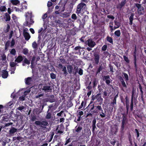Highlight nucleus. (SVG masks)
<instances>
[{
  "instance_id": "obj_1",
  "label": "nucleus",
  "mask_w": 146,
  "mask_h": 146,
  "mask_svg": "<svg viewBox=\"0 0 146 146\" xmlns=\"http://www.w3.org/2000/svg\"><path fill=\"white\" fill-rule=\"evenodd\" d=\"M25 25L30 27L31 25L33 24L34 22L32 19L33 16L32 15V12L31 11L27 12L25 13Z\"/></svg>"
},
{
  "instance_id": "obj_2",
  "label": "nucleus",
  "mask_w": 146,
  "mask_h": 146,
  "mask_svg": "<svg viewBox=\"0 0 146 146\" xmlns=\"http://www.w3.org/2000/svg\"><path fill=\"white\" fill-rule=\"evenodd\" d=\"M86 5L84 3H80L77 6L76 11L77 13L78 14L80 13L81 10L85 9H86Z\"/></svg>"
},
{
  "instance_id": "obj_3",
  "label": "nucleus",
  "mask_w": 146,
  "mask_h": 146,
  "mask_svg": "<svg viewBox=\"0 0 146 146\" xmlns=\"http://www.w3.org/2000/svg\"><path fill=\"white\" fill-rule=\"evenodd\" d=\"M28 31V29H25L23 30V35L25 40H28L31 37L29 34L27 32Z\"/></svg>"
},
{
  "instance_id": "obj_4",
  "label": "nucleus",
  "mask_w": 146,
  "mask_h": 146,
  "mask_svg": "<svg viewBox=\"0 0 146 146\" xmlns=\"http://www.w3.org/2000/svg\"><path fill=\"white\" fill-rule=\"evenodd\" d=\"M136 6L138 8V13L140 15L143 14L144 10L143 7L139 4H136Z\"/></svg>"
},
{
  "instance_id": "obj_5",
  "label": "nucleus",
  "mask_w": 146,
  "mask_h": 146,
  "mask_svg": "<svg viewBox=\"0 0 146 146\" xmlns=\"http://www.w3.org/2000/svg\"><path fill=\"white\" fill-rule=\"evenodd\" d=\"M93 100H97L98 102H102L103 101V99L102 98L101 95L100 94H98L95 96H93L92 98Z\"/></svg>"
},
{
  "instance_id": "obj_6",
  "label": "nucleus",
  "mask_w": 146,
  "mask_h": 146,
  "mask_svg": "<svg viewBox=\"0 0 146 146\" xmlns=\"http://www.w3.org/2000/svg\"><path fill=\"white\" fill-rule=\"evenodd\" d=\"M87 42L88 45L91 48L93 47L96 44L95 42L91 39H88Z\"/></svg>"
},
{
  "instance_id": "obj_7",
  "label": "nucleus",
  "mask_w": 146,
  "mask_h": 146,
  "mask_svg": "<svg viewBox=\"0 0 146 146\" xmlns=\"http://www.w3.org/2000/svg\"><path fill=\"white\" fill-rule=\"evenodd\" d=\"M2 72V77L3 78H7L8 75V73L7 71L5 70H3Z\"/></svg>"
},
{
  "instance_id": "obj_8",
  "label": "nucleus",
  "mask_w": 146,
  "mask_h": 146,
  "mask_svg": "<svg viewBox=\"0 0 146 146\" xmlns=\"http://www.w3.org/2000/svg\"><path fill=\"white\" fill-rule=\"evenodd\" d=\"M25 80L26 84H30L32 81V78L31 77H28L26 78Z\"/></svg>"
},
{
  "instance_id": "obj_9",
  "label": "nucleus",
  "mask_w": 146,
  "mask_h": 146,
  "mask_svg": "<svg viewBox=\"0 0 146 146\" xmlns=\"http://www.w3.org/2000/svg\"><path fill=\"white\" fill-rule=\"evenodd\" d=\"M23 60V57L21 56H19L15 59V61L18 63L21 62Z\"/></svg>"
},
{
  "instance_id": "obj_10",
  "label": "nucleus",
  "mask_w": 146,
  "mask_h": 146,
  "mask_svg": "<svg viewBox=\"0 0 146 146\" xmlns=\"http://www.w3.org/2000/svg\"><path fill=\"white\" fill-rule=\"evenodd\" d=\"M95 61L96 64H98L99 62V56L98 54H96L95 55Z\"/></svg>"
},
{
  "instance_id": "obj_11",
  "label": "nucleus",
  "mask_w": 146,
  "mask_h": 146,
  "mask_svg": "<svg viewBox=\"0 0 146 146\" xmlns=\"http://www.w3.org/2000/svg\"><path fill=\"white\" fill-rule=\"evenodd\" d=\"M115 26L114 27V29L119 28L120 26V23L119 22H117V21H114Z\"/></svg>"
},
{
  "instance_id": "obj_12",
  "label": "nucleus",
  "mask_w": 146,
  "mask_h": 146,
  "mask_svg": "<svg viewBox=\"0 0 146 146\" xmlns=\"http://www.w3.org/2000/svg\"><path fill=\"white\" fill-rule=\"evenodd\" d=\"M25 64H27L28 65L29 64H30V61L29 60H28L26 58H25L24 59L23 61V65L25 66Z\"/></svg>"
},
{
  "instance_id": "obj_13",
  "label": "nucleus",
  "mask_w": 146,
  "mask_h": 146,
  "mask_svg": "<svg viewBox=\"0 0 146 146\" xmlns=\"http://www.w3.org/2000/svg\"><path fill=\"white\" fill-rule=\"evenodd\" d=\"M11 2L14 5H16L19 4V2L18 0H11Z\"/></svg>"
},
{
  "instance_id": "obj_14",
  "label": "nucleus",
  "mask_w": 146,
  "mask_h": 146,
  "mask_svg": "<svg viewBox=\"0 0 146 146\" xmlns=\"http://www.w3.org/2000/svg\"><path fill=\"white\" fill-rule=\"evenodd\" d=\"M17 129L13 127L10 130V133H13L17 131Z\"/></svg>"
},
{
  "instance_id": "obj_15",
  "label": "nucleus",
  "mask_w": 146,
  "mask_h": 146,
  "mask_svg": "<svg viewBox=\"0 0 146 146\" xmlns=\"http://www.w3.org/2000/svg\"><path fill=\"white\" fill-rule=\"evenodd\" d=\"M10 52L11 54L15 55L16 54V51L15 49L13 48L10 50Z\"/></svg>"
},
{
  "instance_id": "obj_16",
  "label": "nucleus",
  "mask_w": 146,
  "mask_h": 146,
  "mask_svg": "<svg viewBox=\"0 0 146 146\" xmlns=\"http://www.w3.org/2000/svg\"><path fill=\"white\" fill-rule=\"evenodd\" d=\"M68 71L69 73H70L72 72V68L71 66H68L67 67Z\"/></svg>"
},
{
  "instance_id": "obj_17",
  "label": "nucleus",
  "mask_w": 146,
  "mask_h": 146,
  "mask_svg": "<svg viewBox=\"0 0 146 146\" xmlns=\"http://www.w3.org/2000/svg\"><path fill=\"white\" fill-rule=\"evenodd\" d=\"M82 129V128L80 126H76L75 127V131L76 132H79Z\"/></svg>"
},
{
  "instance_id": "obj_18",
  "label": "nucleus",
  "mask_w": 146,
  "mask_h": 146,
  "mask_svg": "<svg viewBox=\"0 0 146 146\" xmlns=\"http://www.w3.org/2000/svg\"><path fill=\"white\" fill-rule=\"evenodd\" d=\"M5 17L6 19H5L6 21H9L10 20V17L9 15L7 13H6L5 14Z\"/></svg>"
},
{
  "instance_id": "obj_19",
  "label": "nucleus",
  "mask_w": 146,
  "mask_h": 146,
  "mask_svg": "<svg viewBox=\"0 0 146 146\" xmlns=\"http://www.w3.org/2000/svg\"><path fill=\"white\" fill-rule=\"evenodd\" d=\"M7 9L6 7L4 6H2L0 7V10L2 11H5Z\"/></svg>"
},
{
  "instance_id": "obj_20",
  "label": "nucleus",
  "mask_w": 146,
  "mask_h": 146,
  "mask_svg": "<svg viewBox=\"0 0 146 146\" xmlns=\"http://www.w3.org/2000/svg\"><path fill=\"white\" fill-rule=\"evenodd\" d=\"M15 11H16L18 12H21L23 10L22 9H21L22 8H17L16 7H15Z\"/></svg>"
},
{
  "instance_id": "obj_21",
  "label": "nucleus",
  "mask_w": 146,
  "mask_h": 146,
  "mask_svg": "<svg viewBox=\"0 0 146 146\" xmlns=\"http://www.w3.org/2000/svg\"><path fill=\"white\" fill-rule=\"evenodd\" d=\"M115 35L117 36H119L120 35V32L119 30H118L115 31Z\"/></svg>"
},
{
  "instance_id": "obj_22",
  "label": "nucleus",
  "mask_w": 146,
  "mask_h": 146,
  "mask_svg": "<svg viewBox=\"0 0 146 146\" xmlns=\"http://www.w3.org/2000/svg\"><path fill=\"white\" fill-rule=\"evenodd\" d=\"M98 80L96 79H95L94 80L93 82V84L94 85V87H95L96 86L98 83Z\"/></svg>"
},
{
  "instance_id": "obj_23",
  "label": "nucleus",
  "mask_w": 146,
  "mask_h": 146,
  "mask_svg": "<svg viewBox=\"0 0 146 146\" xmlns=\"http://www.w3.org/2000/svg\"><path fill=\"white\" fill-rule=\"evenodd\" d=\"M50 87L48 86H44L43 87L42 89L45 90H50Z\"/></svg>"
},
{
  "instance_id": "obj_24",
  "label": "nucleus",
  "mask_w": 146,
  "mask_h": 146,
  "mask_svg": "<svg viewBox=\"0 0 146 146\" xmlns=\"http://www.w3.org/2000/svg\"><path fill=\"white\" fill-rule=\"evenodd\" d=\"M29 50L26 48L24 49L23 51V53L25 54H27Z\"/></svg>"
},
{
  "instance_id": "obj_25",
  "label": "nucleus",
  "mask_w": 146,
  "mask_h": 146,
  "mask_svg": "<svg viewBox=\"0 0 146 146\" xmlns=\"http://www.w3.org/2000/svg\"><path fill=\"white\" fill-rule=\"evenodd\" d=\"M48 124L47 122L46 121H41V125L46 126Z\"/></svg>"
},
{
  "instance_id": "obj_26",
  "label": "nucleus",
  "mask_w": 146,
  "mask_h": 146,
  "mask_svg": "<svg viewBox=\"0 0 146 146\" xmlns=\"http://www.w3.org/2000/svg\"><path fill=\"white\" fill-rule=\"evenodd\" d=\"M22 9H26L27 8V5H26L25 3H23L22 4Z\"/></svg>"
},
{
  "instance_id": "obj_27",
  "label": "nucleus",
  "mask_w": 146,
  "mask_h": 146,
  "mask_svg": "<svg viewBox=\"0 0 146 146\" xmlns=\"http://www.w3.org/2000/svg\"><path fill=\"white\" fill-rule=\"evenodd\" d=\"M107 40L110 43H112L113 42L111 38L109 36L107 37Z\"/></svg>"
},
{
  "instance_id": "obj_28",
  "label": "nucleus",
  "mask_w": 146,
  "mask_h": 146,
  "mask_svg": "<svg viewBox=\"0 0 146 146\" xmlns=\"http://www.w3.org/2000/svg\"><path fill=\"white\" fill-rule=\"evenodd\" d=\"M123 74L125 78L126 81H127L128 80V75L125 73H123Z\"/></svg>"
},
{
  "instance_id": "obj_29",
  "label": "nucleus",
  "mask_w": 146,
  "mask_h": 146,
  "mask_svg": "<svg viewBox=\"0 0 146 146\" xmlns=\"http://www.w3.org/2000/svg\"><path fill=\"white\" fill-rule=\"evenodd\" d=\"M32 46L34 48H36L37 47V44L36 42H34L32 44Z\"/></svg>"
},
{
  "instance_id": "obj_30",
  "label": "nucleus",
  "mask_w": 146,
  "mask_h": 146,
  "mask_svg": "<svg viewBox=\"0 0 146 146\" xmlns=\"http://www.w3.org/2000/svg\"><path fill=\"white\" fill-rule=\"evenodd\" d=\"M10 64L11 67H14L16 65V63L14 62H10Z\"/></svg>"
},
{
  "instance_id": "obj_31",
  "label": "nucleus",
  "mask_w": 146,
  "mask_h": 146,
  "mask_svg": "<svg viewBox=\"0 0 146 146\" xmlns=\"http://www.w3.org/2000/svg\"><path fill=\"white\" fill-rule=\"evenodd\" d=\"M56 75L53 74V73H51L50 74V77L52 79H54L56 78Z\"/></svg>"
},
{
  "instance_id": "obj_32",
  "label": "nucleus",
  "mask_w": 146,
  "mask_h": 146,
  "mask_svg": "<svg viewBox=\"0 0 146 146\" xmlns=\"http://www.w3.org/2000/svg\"><path fill=\"white\" fill-rule=\"evenodd\" d=\"M107 48V46L106 45H104L102 48V50L103 51H105Z\"/></svg>"
},
{
  "instance_id": "obj_33",
  "label": "nucleus",
  "mask_w": 146,
  "mask_h": 146,
  "mask_svg": "<svg viewBox=\"0 0 146 146\" xmlns=\"http://www.w3.org/2000/svg\"><path fill=\"white\" fill-rule=\"evenodd\" d=\"M123 58L128 63L129 62V60L128 58L126 57L125 56H123Z\"/></svg>"
},
{
  "instance_id": "obj_34",
  "label": "nucleus",
  "mask_w": 146,
  "mask_h": 146,
  "mask_svg": "<svg viewBox=\"0 0 146 146\" xmlns=\"http://www.w3.org/2000/svg\"><path fill=\"white\" fill-rule=\"evenodd\" d=\"M125 119L124 118H123L122 122V127L123 128L124 127V126L125 123Z\"/></svg>"
},
{
  "instance_id": "obj_35",
  "label": "nucleus",
  "mask_w": 146,
  "mask_h": 146,
  "mask_svg": "<svg viewBox=\"0 0 146 146\" xmlns=\"http://www.w3.org/2000/svg\"><path fill=\"white\" fill-rule=\"evenodd\" d=\"M71 17H72V19H73L74 20H76L77 18L76 15V14H73V15H72Z\"/></svg>"
},
{
  "instance_id": "obj_36",
  "label": "nucleus",
  "mask_w": 146,
  "mask_h": 146,
  "mask_svg": "<svg viewBox=\"0 0 146 146\" xmlns=\"http://www.w3.org/2000/svg\"><path fill=\"white\" fill-rule=\"evenodd\" d=\"M51 117V114L49 113H47V115L46 116V118L47 119H49Z\"/></svg>"
},
{
  "instance_id": "obj_37",
  "label": "nucleus",
  "mask_w": 146,
  "mask_h": 146,
  "mask_svg": "<svg viewBox=\"0 0 146 146\" xmlns=\"http://www.w3.org/2000/svg\"><path fill=\"white\" fill-rule=\"evenodd\" d=\"M41 121H36L35 122V124L38 125H41Z\"/></svg>"
},
{
  "instance_id": "obj_38",
  "label": "nucleus",
  "mask_w": 146,
  "mask_h": 146,
  "mask_svg": "<svg viewBox=\"0 0 146 146\" xmlns=\"http://www.w3.org/2000/svg\"><path fill=\"white\" fill-rule=\"evenodd\" d=\"M107 17L109 18V19H112V20H113L114 19V17L111 15H108L107 16Z\"/></svg>"
},
{
  "instance_id": "obj_39",
  "label": "nucleus",
  "mask_w": 146,
  "mask_h": 146,
  "mask_svg": "<svg viewBox=\"0 0 146 146\" xmlns=\"http://www.w3.org/2000/svg\"><path fill=\"white\" fill-rule=\"evenodd\" d=\"M9 42H7L6 43V44H5V48L6 50L7 49V48L8 47V46H9Z\"/></svg>"
},
{
  "instance_id": "obj_40",
  "label": "nucleus",
  "mask_w": 146,
  "mask_h": 146,
  "mask_svg": "<svg viewBox=\"0 0 146 146\" xmlns=\"http://www.w3.org/2000/svg\"><path fill=\"white\" fill-rule=\"evenodd\" d=\"M133 14H132L129 18L130 21H133Z\"/></svg>"
},
{
  "instance_id": "obj_41",
  "label": "nucleus",
  "mask_w": 146,
  "mask_h": 146,
  "mask_svg": "<svg viewBox=\"0 0 146 146\" xmlns=\"http://www.w3.org/2000/svg\"><path fill=\"white\" fill-rule=\"evenodd\" d=\"M24 106H21L19 107L18 108H17V109L20 110V111L24 109Z\"/></svg>"
},
{
  "instance_id": "obj_42",
  "label": "nucleus",
  "mask_w": 146,
  "mask_h": 146,
  "mask_svg": "<svg viewBox=\"0 0 146 146\" xmlns=\"http://www.w3.org/2000/svg\"><path fill=\"white\" fill-rule=\"evenodd\" d=\"M52 5V3L51 2L48 1L47 3V6L48 7L51 6Z\"/></svg>"
},
{
  "instance_id": "obj_43",
  "label": "nucleus",
  "mask_w": 146,
  "mask_h": 146,
  "mask_svg": "<svg viewBox=\"0 0 146 146\" xmlns=\"http://www.w3.org/2000/svg\"><path fill=\"white\" fill-rule=\"evenodd\" d=\"M97 108L99 110L101 111L102 112L103 111V110H102V108L100 106H97Z\"/></svg>"
},
{
  "instance_id": "obj_44",
  "label": "nucleus",
  "mask_w": 146,
  "mask_h": 146,
  "mask_svg": "<svg viewBox=\"0 0 146 146\" xmlns=\"http://www.w3.org/2000/svg\"><path fill=\"white\" fill-rule=\"evenodd\" d=\"M19 100H21L22 101H24L25 100V97L23 96H22L20 97L19 98Z\"/></svg>"
},
{
  "instance_id": "obj_45",
  "label": "nucleus",
  "mask_w": 146,
  "mask_h": 146,
  "mask_svg": "<svg viewBox=\"0 0 146 146\" xmlns=\"http://www.w3.org/2000/svg\"><path fill=\"white\" fill-rule=\"evenodd\" d=\"M12 18L13 20H15V21H16L17 20V17L15 15H12Z\"/></svg>"
},
{
  "instance_id": "obj_46",
  "label": "nucleus",
  "mask_w": 146,
  "mask_h": 146,
  "mask_svg": "<svg viewBox=\"0 0 146 146\" xmlns=\"http://www.w3.org/2000/svg\"><path fill=\"white\" fill-rule=\"evenodd\" d=\"M15 41L14 40H12L11 42V46H13L15 44Z\"/></svg>"
},
{
  "instance_id": "obj_47",
  "label": "nucleus",
  "mask_w": 146,
  "mask_h": 146,
  "mask_svg": "<svg viewBox=\"0 0 146 146\" xmlns=\"http://www.w3.org/2000/svg\"><path fill=\"white\" fill-rule=\"evenodd\" d=\"M78 73L80 75H82L83 74V70L82 69H80L79 70Z\"/></svg>"
},
{
  "instance_id": "obj_48",
  "label": "nucleus",
  "mask_w": 146,
  "mask_h": 146,
  "mask_svg": "<svg viewBox=\"0 0 146 146\" xmlns=\"http://www.w3.org/2000/svg\"><path fill=\"white\" fill-rule=\"evenodd\" d=\"M62 71L64 72V73H65L66 72V68L65 66H64L63 68Z\"/></svg>"
},
{
  "instance_id": "obj_49",
  "label": "nucleus",
  "mask_w": 146,
  "mask_h": 146,
  "mask_svg": "<svg viewBox=\"0 0 146 146\" xmlns=\"http://www.w3.org/2000/svg\"><path fill=\"white\" fill-rule=\"evenodd\" d=\"M122 84L123 87L125 88L126 87V85L125 82L124 81H122Z\"/></svg>"
},
{
  "instance_id": "obj_50",
  "label": "nucleus",
  "mask_w": 146,
  "mask_h": 146,
  "mask_svg": "<svg viewBox=\"0 0 146 146\" xmlns=\"http://www.w3.org/2000/svg\"><path fill=\"white\" fill-rule=\"evenodd\" d=\"M30 92V90L29 89L27 91H26L24 93V95H27V93H29V92Z\"/></svg>"
},
{
  "instance_id": "obj_51",
  "label": "nucleus",
  "mask_w": 146,
  "mask_h": 146,
  "mask_svg": "<svg viewBox=\"0 0 146 146\" xmlns=\"http://www.w3.org/2000/svg\"><path fill=\"white\" fill-rule=\"evenodd\" d=\"M30 31L32 34H34L35 33L34 30L33 29L30 28Z\"/></svg>"
},
{
  "instance_id": "obj_52",
  "label": "nucleus",
  "mask_w": 146,
  "mask_h": 146,
  "mask_svg": "<svg viewBox=\"0 0 146 146\" xmlns=\"http://www.w3.org/2000/svg\"><path fill=\"white\" fill-rule=\"evenodd\" d=\"M12 123H7L5 124V127H7L8 126H9V125H12Z\"/></svg>"
},
{
  "instance_id": "obj_53",
  "label": "nucleus",
  "mask_w": 146,
  "mask_h": 146,
  "mask_svg": "<svg viewBox=\"0 0 146 146\" xmlns=\"http://www.w3.org/2000/svg\"><path fill=\"white\" fill-rule=\"evenodd\" d=\"M63 130H58V133H60V134H61V133H63Z\"/></svg>"
},
{
  "instance_id": "obj_54",
  "label": "nucleus",
  "mask_w": 146,
  "mask_h": 146,
  "mask_svg": "<svg viewBox=\"0 0 146 146\" xmlns=\"http://www.w3.org/2000/svg\"><path fill=\"white\" fill-rule=\"evenodd\" d=\"M109 78V77L108 76H105L104 77V79L106 80H108Z\"/></svg>"
},
{
  "instance_id": "obj_55",
  "label": "nucleus",
  "mask_w": 146,
  "mask_h": 146,
  "mask_svg": "<svg viewBox=\"0 0 146 146\" xmlns=\"http://www.w3.org/2000/svg\"><path fill=\"white\" fill-rule=\"evenodd\" d=\"M135 131L137 133V137H138L139 136V133L137 129H135Z\"/></svg>"
},
{
  "instance_id": "obj_56",
  "label": "nucleus",
  "mask_w": 146,
  "mask_h": 146,
  "mask_svg": "<svg viewBox=\"0 0 146 146\" xmlns=\"http://www.w3.org/2000/svg\"><path fill=\"white\" fill-rule=\"evenodd\" d=\"M125 1H123L122 2L121 4V7H122V6H123L124 5V4H125Z\"/></svg>"
},
{
  "instance_id": "obj_57",
  "label": "nucleus",
  "mask_w": 146,
  "mask_h": 146,
  "mask_svg": "<svg viewBox=\"0 0 146 146\" xmlns=\"http://www.w3.org/2000/svg\"><path fill=\"white\" fill-rule=\"evenodd\" d=\"M47 17V15L46 14H44L42 17V19H45V18H46Z\"/></svg>"
},
{
  "instance_id": "obj_58",
  "label": "nucleus",
  "mask_w": 146,
  "mask_h": 146,
  "mask_svg": "<svg viewBox=\"0 0 146 146\" xmlns=\"http://www.w3.org/2000/svg\"><path fill=\"white\" fill-rule=\"evenodd\" d=\"M13 103L12 102H9L8 103V106H11L13 104Z\"/></svg>"
},
{
  "instance_id": "obj_59",
  "label": "nucleus",
  "mask_w": 146,
  "mask_h": 146,
  "mask_svg": "<svg viewBox=\"0 0 146 146\" xmlns=\"http://www.w3.org/2000/svg\"><path fill=\"white\" fill-rule=\"evenodd\" d=\"M84 102H82L81 104V105L79 108H82V107H83V106H84Z\"/></svg>"
},
{
  "instance_id": "obj_60",
  "label": "nucleus",
  "mask_w": 146,
  "mask_h": 146,
  "mask_svg": "<svg viewBox=\"0 0 146 146\" xmlns=\"http://www.w3.org/2000/svg\"><path fill=\"white\" fill-rule=\"evenodd\" d=\"M64 119L63 118H61L60 119V122H63L64 121Z\"/></svg>"
},
{
  "instance_id": "obj_61",
  "label": "nucleus",
  "mask_w": 146,
  "mask_h": 146,
  "mask_svg": "<svg viewBox=\"0 0 146 146\" xmlns=\"http://www.w3.org/2000/svg\"><path fill=\"white\" fill-rule=\"evenodd\" d=\"M62 111H61L60 112V113H58L57 114V115L58 116H61V114H62Z\"/></svg>"
},
{
  "instance_id": "obj_62",
  "label": "nucleus",
  "mask_w": 146,
  "mask_h": 146,
  "mask_svg": "<svg viewBox=\"0 0 146 146\" xmlns=\"http://www.w3.org/2000/svg\"><path fill=\"white\" fill-rule=\"evenodd\" d=\"M100 115L102 117H105V114L104 113H102V114H100Z\"/></svg>"
},
{
  "instance_id": "obj_63",
  "label": "nucleus",
  "mask_w": 146,
  "mask_h": 146,
  "mask_svg": "<svg viewBox=\"0 0 146 146\" xmlns=\"http://www.w3.org/2000/svg\"><path fill=\"white\" fill-rule=\"evenodd\" d=\"M106 82L107 84H109L110 82V81L109 80H106Z\"/></svg>"
},
{
  "instance_id": "obj_64",
  "label": "nucleus",
  "mask_w": 146,
  "mask_h": 146,
  "mask_svg": "<svg viewBox=\"0 0 146 146\" xmlns=\"http://www.w3.org/2000/svg\"><path fill=\"white\" fill-rule=\"evenodd\" d=\"M15 96L14 95V93H12L11 96V98H15Z\"/></svg>"
}]
</instances>
